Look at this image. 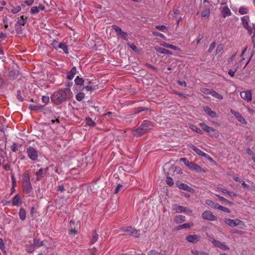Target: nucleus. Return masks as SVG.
<instances>
[{"label": "nucleus", "mask_w": 255, "mask_h": 255, "mask_svg": "<svg viewBox=\"0 0 255 255\" xmlns=\"http://www.w3.org/2000/svg\"><path fill=\"white\" fill-rule=\"evenodd\" d=\"M236 71H234L232 69H230L228 71V74L231 77H233L234 76L235 73Z\"/></svg>", "instance_id": "774afa93"}, {"label": "nucleus", "mask_w": 255, "mask_h": 255, "mask_svg": "<svg viewBox=\"0 0 255 255\" xmlns=\"http://www.w3.org/2000/svg\"><path fill=\"white\" fill-rule=\"evenodd\" d=\"M180 160L183 161L185 165L192 170L199 171L201 170V168L200 166L192 162L189 161L185 158H181Z\"/></svg>", "instance_id": "0eeeda50"}, {"label": "nucleus", "mask_w": 255, "mask_h": 255, "mask_svg": "<svg viewBox=\"0 0 255 255\" xmlns=\"http://www.w3.org/2000/svg\"><path fill=\"white\" fill-rule=\"evenodd\" d=\"M206 204L208 206L214 208L215 205L216 204L211 200L207 199L206 200Z\"/></svg>", "instance_id": "8fccbe9b"}, {"label": "nucleus", "mask_w": 255, "mask_h": 255, "mask_svg": "<svg viewBox=\"0 0 255 255\" xmlns=\"http://www.w3.org/2000/svg\"><path fill=\"white\" fill-rule=\"evenodd\" d=\"M51 45L53 46V47L56 50H57L58 49L60 48L62 49L65 54H68L69 53L68 46L64 43L59 42L58 41L54 40L52 41Z\"/></svg>", "instance_id": "423d86ee"}, {"label": "nucleus", "mask_w": 255, "mask_h": 255, "mask_svg": "<svg viewBox=\"0 0 255 255\" xmlns=\"http://www.w3.org/2000/svg\"><path fill=\"white\" fill-rule=\"evenodd\" d=\"M225 222L230 227H237L239 226L240 228L243 229L245 227V224L244 222L239 219H226L225 220Z\"/></svg>", "instance_id": "20e7f679"}, {"label": "nucleus", "mask_w": 255, "mask_h": 255, "mask_svg": "<svg viewBox=\"0 0 255 255\" xmlns=\"http://www.w3.org/2000/svg\"><path fill=\"white\" fill-rule=\"evenodd\" d=\"M130 235L134 237L138 238L140 236V234L139 231L132 229L130 233Z\"/></svg>", "instance_id": "ea45409f"}, {"label": "nucleus", "mask_w": 255, "mask_h": 255, "mask_svg": "<svg viewBox=\"0 0 255 255\" xmlns=\"http://www.w3.org/2000/svg\"><path fill=\"white\" fill-rule=\"evenodd\" d=\"M48 169V167L45 168H40L37 171H36L35 173V175L36 176V180L39 181L41 180L46 174Z\"/></svg>", "instance_id": "dca6fc26"}, {"label": "nucleus", "mask_w": 255, "mask_h": 255, "mask_svg": "<svg viewBox=\"0 0 255 255\" xmlns=\"http://www.w3.org/2000/svg\"><path fill=\"white\" fill-rule=\"evenodd\" d=\"M112 28L117 33V35L121 37V38L125 40L128 41V34L126 32L123 31L122 29L116 25H114L112 26Z\"/></svg>", "instance_id": "9d476101"}, {"label": "nucleus", "mask_w": 255, "mask_h": 255, "mask_svg": "<svg viewBox=\"0 0 255 255\" xmlns=\"http://www.w3.org/2000/svg\"><path fill=\"white\" fill-rule=\"evenodd\" d=\"M190 128L192 130L195 131L196 132H197L198 133H200V134L202 133V130L201 129H200L199 128H197L196 126L191 125L190 126Z\"/></svg>", "instance_id": "a18cd8bd"}, {"label": "nucleus", "mask_w": 255, "mask_h": 255, "mask_svg": "<svg viewBox=\"0 0 255 255\" xmlns=\"http://www.w3.org/2000/svg\"><path fill=\"white\" fill-rule=\"evenodd\" d=\"M189 147H190L191 148H192L199 155L206 157L207 158L209 157V155L208 154L204 152L203 151H202L201 150H200L199 148H197V147L195 146L193 144H191L189 145Z\"/></svg>", "instance_id": "f3484780"}, {"label": "nucleus", "mask_w": 255, "mask_h": 255, "mask_svg": "<svg viewBox=\"0 0 255 255\" xmlns=\"http://www.w3.org/2000/svg\"><path fill=\"white\" fill-rule=\"evenodd\" d=\"M148 255H165L156 251L152 250L148 252Z\"/></svg>", "instance_id": "603ef678"}, {"label": "nucleus", "mask_w": 255, "mask_h": 255, "mask_svg": "<svg viewBox=\"0 0 255 255\" xmlns=\"http://www.w3.org/2000/svg\"><path fill=\"white\" fill-rule=\"evenodd\" d=\"M216 46V43L215 42H212L211 45H210V47L208 49V52L211 53L213 51V50L215 48Z\"/></svg>", "instance_id": "052dcab7"}, {"label": "nucleus", "mask_w": 255, "mask_h": 255, "mask_svg": "<svg viewBox=\"0 0 255 255\" xmlns=\"http://www.w3.org/2000/svg\"><path fill=\"white\" fill-rule=\"evenodd\" d=\"M199 125L202 128L203 130L209 133L211 136H213L214 137H218L219 136L218 133L216 132L215 129L209 127L205 123H200Z\"/></svg>", "instance_id": "1a4fd4ad"}, {"label": "nucleus", "mask_w": 255, "mask_h": 255, "mask_svg": "<svg viewBox=\"0 0 255 255\" xmlns=\"http://www.w3.org/2000/svg\"><path fill=\"white\" fill-rule=\"evenodd\" d=\"M226 194H227L228 195H229L230 196H231V197H236L237 196V194L236 193L228 191H226Z\"/></svg>", "instance_id": "69168bd1"}, {"label": "nucleus", "mask_w": 255, "mask_h": 255, "mask_svg": "<svg viewBox=\"0 0 255 255\" xmlns=\"http://www.w3.org/2000/svg\"><path fill=\"white\" fill-rule=\"evenodd\" d=\"M22 182L23 192L26 194L29 193L31 191L32 187L28 174L23 175Z\"/></svg>", "instance_id": "7ed1b4c3"}, {"label": "nucleus", "mask_w": 255, "mask_h": 255, "mask_svg": "<svg viewBox=\"0 0 255 255\" xmlns=\"http://www.w3.org/2000/svg\"><path fill=\"white\" fill-rule=\"evenodd\" d=\"M122 186V185L118 184L117 185V186L116 187V188H115V190H114V193L115 194H117L119 192V190L120 189V188H121Z\"/></svg>", "instance_id": "338daca9"}, {"label": "nucleus", "mask_w": 255, "mask_h": 255, "mask_svg": "<svg viewBox=\"0 0 255 255\" xmlns=\"http://www.w3.org/2000/svg\"><path fill=\"white\" fill-rule=\"evenodd\" d=\"M193 226V224L192 223H185V224L178 226V227H177L176 229H177V230L178 231V230H180L182 229L189 228Z\"/></svg>", "instance_id": "cd10ccee"}, {"label": "nucleus", "mask_w": 255, "mask_h": 255, "mask_svg": "<svg viewBox=\"0 0 255 255\" xmlns=\"http://www.w3.org/2000/svg\"><path fill=\"white\" fill-rule=\"evenodd\" d=\"M191 253L193 255H209L207 253L197 250H192Z\"/></svg>", "instance_id": "2f4dec72"}, {"label": "nucleus", "mask_w": 255, "mask_h": 255, "mask_svg": "<svg viewBox=\"0 0 255 255\" xmlns=\"http://www.w3.org/2000/svg\"><path fill=\"white\" fill-rule=\"evenodd\" d=\"M200 240V236L196 235H188L186 237V240L192 243H196Z\"/></svg>", "instance_id": "6ab92c4d"}, {"label": "nucleus", "mask_w": 255, "mask_h": 255, "mask_svg": "<svg viewBox=\"0 0 255 255\" xmlns=\"http://www.w3.org/2000/svg\"><path fill=\"white\" fill-rule=\"evenodd\" d=\"M16 97H17V99L19 101L22 102L23 101V98L21 96V92L20 91H17Z\"/></svg>", "instance_id": "0e129e2a"}, {"label": "nucleus", "mask_w": 255, "mask_h": 255, "mask_svg": "<svg viewBox=\"0 0 255 255\" xmlns=\"http://www.w3.org/2000/svg\"><path fill=\"white\" fill-rule=\"evenodd\" d=\"M128 45L133 51H134L135 52H137L138 51L137 48L136 47V46L134 44L128 43Z\"/></svg>", "instance_id": "bf43d9fd"}, {"label": "nucleus", "mask_w": 255, "mask_h": 255, "mask_svg": "<svg viewBox=\"0 0 255 255\" xmlns=\"http://www.w3.org/2000/svg\"><path fill=\"white\" fill-rule=\"evenodd\" d=\"M212 90L213 89H210L205 88H202L200 89L201 92L206 95H211V91H212Z\"/></svg>", "instance_id": "c03bdc74"}, {"label": "nucleus", "mask_w": 255, "mask_h": 255, "mask_svg": "<svg viewBox=\"0 0 255 255\" xmlns=\"http://www.w3.org/2000/svg\"><path fill=\"white\" fill-rule=\"evenodd\" d=\"M152 33L153 35L155 36H158V37H161L163 39H166V37L162 33H161L159 32L155 31H153L152 32Z\"/></svg>", "instance_id": "49530a36"}, {"label": "nucleus", "mask_w": 255, "mask_h": 255, "mask_svg": "<svg viewBox=\"0 0 255 255\" xmlns=\"http://www.w3.org/2000/svg\"><path fill=\"white\" fill-rule=\"evenodd\" d=\"M12 204L13 206H19L22 204L21 199L19 194L15 195L12 200Z\"/></svg>", "instance_id": "aec40b11"}, {"label": "nucleus", "mask_w": 255, "mask_h": 255, "mask_svg": "<svg viewBox=\"0 0 255 255\" xmlns=\"http://www.w3.org/2000/svg\"><path fill=\"white\" fill-rule=\"evenodd\" d=\"M166 183L169 186H172L173 184H174V182H173V180L172 179V178L170 177H167L166 178Z\"/></svg>", "instance_id": "de8ad7c7"}, {"label": "nucleus", "mask_w": 255, "mask_h": 255, "mask_svg": "<svg viewBox=\"0 0 255 255\" xmlns=\"http://www.w3.org/2000/svg\"><path fill=\"white\" fill-rule=\"evenodd\" d=\"M242 24L243 27L248 31L249 35L253 34V29L251 26L249 25L250 21V17L248 15H245L241 17Z\"/></svg>", "instance_id": "39448f33"}, {"label": "nucleus", "mask_w": 255, "mask_h": 255, "mask_svg": "<svg viewBox=\"0 0 255 255\" xmlns=\"http://www.w3.org/2000/svg\"><path fill=\"white\" fill-rule=\"evenodd\" d=\"M85 96V94L84 93L80 92V93H78L76 95V99L78 101L80 102L84 99Z\"/></svg>", "instance_id": "a19ab883"}, {"label": "nucleus", "mask_w": 255, "mask_h": 255, "mask_svg": "<svg viewBox=\"0 0 255 255\" xmlns=\"http://www.w3.org/2000/svg\"><path fill=\"white\" fill-rule=\"evenodd\" d=\"M172 209L175 211L176 213H191L192 212V210L188 209L184 206H180L177 204H173L172 205Z\"/></svg>", "instance_id": "9b49d317"}, {"label": "nucleus", "mask_w": 255, "mask_h": 255, "mask_svg": "<svg viewBox=\"0 0 255 255\" xmlns=\"http://www.w3.org/2000/svg\"><path fill=\"white\" fill-rule=\"evenodd\" d=\"M86 124L87 125L90 127H94L96 125L95 122L89 117L86 119Z\"/></svg>", "instance_id": "72a5a7b5"}, {"label": "nucleus", "mask_w": 255, "mask_h": 255, "mask_svg": "<svg viewBox=\"0 0 255 255\" xmlns=\"http://www.w3.org/2000/svg\"><path fill=\"white\" fill-rule=\"evenodd\" d=\"M132 229V228L131 227H128L126 228H122V230L125 232L127 233L129 235H130V233Z\"/></svg>", "instance_id": "5fc2aeb1"}, {"label": "nucleus", "mask_w": 255, "mask_h": 255, "mask_svg": "<svg viewBox=\"0 0 255 255\" xmlns=\"http://www.w3.org/2000/svg\"><path fill=\"white\" fill-rule=\"evenodd\" d=\"M72 97V93L69 88H61L54 92L51 96V101L56 105L70 99Z\"/></svg>", "instance_id": "f257e3e1"}, {"label": "nucleus", "mask_w": 255, "mask_h": 255, "mask_svg": "<svg viewBox=\"0 0 255 255\" xmlns=\"http://www.w3.org/2000/svg\"><path fill=\"white\" fill-rule=\"evenodd\" d=\"M33 245L34 246L39 248L43 245V242L39 239H35L33 241Z\"/></svg>", "instance_id": "f704fd0d"}, {"label": "nucleus", "mask_w": 255, "mask_h": 255, "mask_svg": "<svg viewBox=\"0 0 255 255\" xmlns=\"http://www.w3.org/2000/svg\"><path fill=\"white\" fill-rule=\"evenodd\" d=\"M214 208L220 210L222 211H224V212L228 213H230L231 212V211L229 209H228L227 207H223V206L219 205L218 203H217L215 205Z\"/></svg>", "instance_id": "a878e982"}, {"label": "nucleus", "mask_w": 255, "mask_h": 255, "mask_svg": "<svg viewBox=\"0 0 255 255\" xmlns=\"http://www.w3.org/2000/svg\"><path fill=\"white\" fill-rule=\"evenodd\" d=\"M211 95H212L214 98L218 99L219 100H220L223 99V96L221 94L218 93V92H217L216 91H215L214 90H213L212 91H211Z\"/></svg>", "instance_id": "7c9ffc66"}, {"label": "nucleus", "mask_w": 255, "mask_h": 255, "mask_svg": "<svg viewBox=\"0 0 255 255\" xmlns=\"http://www.w3.org/2000/svg\"><path fill=\"white\" fill-rule=\"evenodd\" d=\"M185 220V217L183 215H177L174 218L175 222L177 224L182 223V222H184Z\"/></svg>", "instance_id": "c85d7f7f"}, {"label": "nucleus", "mask_w": 255, "mask_h": 255, "mask_svg": "<svg viewBox=\"0 0 255 255\" xmlns=\"http://www.w3.org/2000/svg\"><path fill=\"white\" fill-rule=\"evenodd\" d=\"M34 1V0H24V2L26 5L29 6L33 4Z\"/></svg>", "instance_id": "e2e57ef3"}, {"label": "nucleus", "mask_w": 255, "mask_h": 255, "mask_svg": "<svg viewBox=\"0 0 255 255\" xmlns=\"http://www.w3.org/2000/svg\"><path fill=\"white\" fill-rule=\"evenodd\" d=\"M26 153L28 157L33 161L37 160L38 158V152L36 149L32 146H29L26 149Z\"/></svg>", "instance_id": "6e6552de"}, {"label": "nucleus", "mask_w": 255, "mask_h": 255, "mask_svg": "<svg viewBox=\"0 0 255 255\" xmlns=\"http://www.w3.org/2000/svg\"><path fill=\"white\" fill-rule=\"evenodd\" d=\"M155 49L156 51L161 54H164L167 55H172V52L171 51L167 50L165 48L161 47H155Z\"/></svg>", "instance_id": "393cba45"}, {"label": "nucleus", "mask_w": 255, "mask_h": 255, "mask_svg": "<svg viewBox=\"0 0 255 255\" xmlns=\"http://www.w3.org/2000/svg\"><path fill=\"white\" fill-rule=\"evenodd\" d=\"M216 196L218 197L219 200L223 202H227L228 203L231 204V202H229L224 197L220 196L219 195L216 194Z\"/></svg>", "instance_id": "4d7b16f0"}, {"label": "nucleus", "mask_w": 255, "mask_h": 255, "mask_svg": "<svg viewBox=\"0 0 255 255\" xmlns=\"http://www.w3.org/2000/svg\"><path fill=\"white\" fill-rule=\"evenodd\" d=\"M98 239V235L95 232H94L93 233H92V238L91 239V244H94L97 241Z\"/></svg>", "instance_id": "e433bc0d"}, {"label": "nucleus", "mask_w": 255, "mask_h": 255, "mask_svg": "<svg viewBox=\"0 0 255 255\" xmlns=\"http://www.w3.org/2000/svg\"><path fill=\"white\" fill-rule=\"evenodd\" d=\"M76 85L78 86H82L84 84V80L82 78H80L79 76L76 77L75 80Z\"/></svg>", "instance_id": "473e14b6"}, {"label": "nucleus", "mask_w": 255, "mask_h": 255, "mask_svg": "<svg viewBox=\"0 0 255 255\" xmlns=\"http://www.w3.org/2000/svg\"><path fill=\"white\" fill-rule=\"evenodd\" d=\"M26 21H27V18L25 17L24 18L23 16H21L20 17V18L18 20L17 23L20 25L23 26L26 23Z\"/></svg>", "instance_id": "79ce46f5"}, {"label": "nucleus", "mask_w": 255, "mask_h": 255, "mask_svg": "<svg viewBox=\"0 0 255 255\" xmlns=\"http://www.w3.org/2000/svg\"><path fill=\"white\" fill-rule=\"evenodd\" d=\"M204 110L207 114L212 118H217L218 115L216 112L211 110V109L208 107H204Z\"/></svg>", "instance_id": "4be33fe9"}, {"label": "nucleus", "mask_w": 255, "mask_h": 255, "mask_svg": "<svg viewBox=\"0 0 255 255\" xmlns=\"http://www.w3.org/2000/svg\"><path fill=\"white\" fill-rule=\"evenodd\" d=\"M230 112L235 116L238 122L243 125H246L247 124L246 120L238 112L235 111L233 109H231Z\"/></svg>", "instance_id": "2eb2a0df"}, {"label": "nucleus", "mask_w": 255, "mask_h": 255, "mask_svg": "<svg viewBox=\"0 0 255 255\" xmlns=\"http://www.w3.org/2000/svg\"><path fill=\"white\" fill-rule=\"evenodd\" d=\"M42 102L45 104L46 105L49 102V97L47 96H43L42 97Z\"/></svg>", "instance_id": "09e8293b"}, {"label": "nucleus", "mask_w": 255, "mask_h": 255, "mask_svg": "<svg viewBox=\"0 0 255 255\" xmlns=\"http://www.w3.org/2000/svg\"><path fill=\"white\" fill-rule=\"evenodd\" d=\"M168 48H170L171 49H173V50H177V51H180V48H179L178 46H175V45H173L170 44H169V46H168Z\"/></svg>", "instance_id": "6e6d98bb"}, {"label": "nucleus", "mask_w": 255, "mask_h": 255, "mask_svg": "<svg viewBox=\"0 0 255 255\" xmlns=\"http://www.w3.org/2000/svg\"><path fill=\"white\" fill-rule=\"evenodd\" d=\"M29 109L31 110L37 111L42 109V106L39 105L30 104L29 105Z\"/></svg>", "instance_id": "37998d69"}, {"label": "nucleus", "mask_w": 255, "mask_h": 255, "mask_svg": "<svg viewBox=\"0 0 255 255\" xmlns=\"http://www.w3.org/2000/svg\"><path fill=\"white\" fill-rule=\"evenodd\" d=\"M210 240L215 246L220 248L223 251H227L229 249V247L225 245L224 243L215 240L212 237H210Z\"/></svg>", "instance_id": "f8f14e48"}, {"label": "nucleus", "mask_w": 255, "mask_h": 255, "mask_svg": "<svg viewBox=\"0 0 255 255\" xmlns=\"http://www.w3.org/2000/svg\"><path fill=\"white\" fill-rule=\"evenodd\" d=\"M77 73V69L75 67H73L67 74V78L69 80H72Z\"/></svg>", "instance_id": "5701e85b"}, {"label": "nucleus", "mask_w": 255, "mask_h": 255, "mask_svg": "<svg viewBox=\"0 0 255 255\" xmlns=\"http://www.w3.org/2000/svg\"><path fill=\"white\" fill-rule=\"evenodd\" d=\"M221 14L224 17H226L231 15L232 12L229 8L227 6H226L222 9Z\"/></svg>", "instance_id": "b1692460"}, {"label": "nucleus", "mask_w": 255, "mask_h": 255, "mask_svg": "<svg viewBox=\"0 0 255 255\" xmlns=\"http://www.w3.org/2000/svg\"><path fill=\"white\" fill-rule=\"evenodd\" d=\"M223 50V46L222 45H218L216 49V54H218L220 53Z\"/></svg>", "instance_id": "680f3d73"}, {"label": "nucleus", "mask_w": 255, "mask_h": 255, "mask_svg": "<svg viewBox=\"0 0 255 255\" xmlns=\"http://www.w3.org/2000/svg\"><path fill=\"white\" fill-rule=\"evenodd\" d=\"M177 186L180 189H182L185 191H190L191 189V188H190L185 183H181L178 184Z\"/></svg>", "instance_id": "c756f323"}, {"label": "nucleus", "mask_w": 255, "mask_h": 255, "mask_svg": "<svg viewBox=\"0 0 255 255\" xmlns=\"http://www.w3.org/2000/svg\"><path fill=\"white\" fill-rule=\"evenodd\" d=\"M25 250L27 252L31 253L35 250L34 245H31V244L27 245H26V247H25Z\"/></svg>", "instance_id": "c9c22d12"}, {"label": "nucleus", "mask_w": 255, "mask_h": 255, "mask_svg": "<svg viewBox=\"0 0 255 255\" xmlns=\"http://www.w3.org/2000/svg\"><path fill=\"white\" fill-rule=\"evenodd\" d=\"M151 126L150 122L144 121L140 126L132 131V134L136 137L140 136L144 134L147 130L150 129Z\"/></svg>", "instance_id": "f03ea898"}, {"label": "nucleus", "mask_w": 255, "mask_h": 255, "mask_svg": "<svg viewBox=\"0 0 255 255\" xmlns=\"http://www.w3.org/2000/svg\"><path fill=\"white\" fill-rule=\"evenodd\" d=\"M21 6L19 4H10V10L13 14H16L21 10Z\"/></svg>", "instance_id": "412c9836"}, {"label": "nucleus", "mask_w": 255, "mask_h": 255, "mask_svg": "<svg viewBox=\"0 0 255 255\" xmlns=\"http://www.w3.org/2000/svg\"><path fill=\"white\" fill-rule=\"evenodd\" d=\"M202 217L205 220L210 221H214L217 219L215 216H214L210 211H204L202 215Z\"/></svg>", "instance_id": "4468645a"}, {"label": "nucleus", "mask_w": 255, "mask_h": 255, "mask_svg": "<svg viewBox=\"0 0 255 255\" xmlns=\"http://www.w3.org/2000/svg\"><path fill=\"white\" fill-rule=\"evenodd\" d=\"M45 9V6L42 4H39L38 6H32L31 7L30 12L31 14H37L40 10L43 11Z\"/></svg>", "instance_id": "a211bd4d"}, {"label": "nucleus", "mask_w": 255, "mask_h": 255, "mask_svg": "<svg viewBox=\"0 0 255 255\" xmlns=\"http://www.w3.org/2000/svg\"><path fill=\"white\" fill-rule=\"evenodd\" d=\"M155 28L163 32H165L167 30V27L164 25H156Z\"/></svg>", "instance_id": "3c124183"}, {"label": "nucleus", "mask_w": 255, "mask_h": 255, "mask_svg": "<svg viewBox=\"0 0 255 255\" xmlns=\"http://www.w3.org/2000/svg\"><path fill=\"white\" fill-rule=\"evenodd\" d=\"M248 12H249V10H248V8L246 6H241L239 8V12L241 14H245L248 13Z\"/></svg>", "instance_id": "4c0bfd02"}, {"label": "nucleus", "mask_w": 255, "mask_h": 255, "mask_svg": "<svg viewBox=\"0 0 255 255\" xmlns=\"http://www.w3.org/2000/svg\"><path fill=\"white\" fill-rule=\"evenodd\" d=\"M240 96L243 100L247 102H250L252 100V94L250 90L242 91L240 93Z\"/></svg>", "instance_id": "ddd939ff"}, {"label": "nucleus", "mask_w": 255, "mask_h": 255, "mask_svg": "<svg viewBox=\"0 0 255 255\" xmlns=\"http://www.w3.org/2000/svg\"><path fill=\"white\" fill-rule=\"evenodd\" d=\"M210 14V10L209 8H205L201 12V15L202 17H208Z\"/></svg>", "instance_id": "58836bf2"}, {"label": "nucleus", "mask_w": 255, "mask_h": 255, "mask_svg": "<svg viewBox=\"0 0 255 255\" xmlns=\"http://www.w3.org/2000/svg\"><path fill=\"white\" fill-rule=\"evenodd\" d=\"M19 218L21 221H24L26 218V211L23 208H21L19 211Z\"/></svg>", "instance_id": "bb28decb"}, {"label": "nucleus", "mask_w": 255, "mask_h": 255, "mask_svg": "<svg viewBox=\"0 0 255 255\" xmlns=\"http://www.w3.org/2000/svg\"><path fill=\"white\" fill-rule=\"evenodd\" d=\"M85 89L87 91H93L94 90L96 89V86H95L94 87H92L91 86H86L84 87Z\"/></svg>", "instance_id": "864d4df0"}, {"label": "nucleus", "mask_w": 255, "mask_h": 255, "mask_svg": "<svg viewBox=\"0 0 255 255\" xmlns=\"http://www.w3.org/2000/svg\"><path fill=\"white\" fill-rule=\"evenodd\" d=\"M11 178L12 181V188L14 189V188L16 186V179L13 174H11Z\"/></svg>", "instance_id": "13d9d810"}]
</instances>
